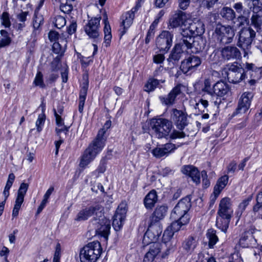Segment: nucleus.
I'll use <instances>...</instances> for the list:
<instances>
[{"label":"nucleus","instance_id":"473e14b6","mask_svg":"<svg viewBox=\"0 0 262 262\" xmlns=\"http://www.w3.org/2000/svg\"><path fill=\"white\" fill-rule=\"evenodd\" d=\"M233 8L235 9L237 13L240 14L237 17L238 20H241L245 22L248 21V16L250 14V11L247 10H244L243 6L241 3H235L233 5Z\"/></svg>","mask_w":262,"mask_h":262},{"label":"nucleus","instance_id":"c9c22d12","mask_svg":"<svg viewBox=\"0 0 262 262\" xmlns=\"http://www.w3.org/2000/svg\"><path fill=\"white\" fill-rule=\"evenodd\" d=\"M231 218L223 217L217 215L216 220V225L222 231L226 232L229 227Z\"/></svg>","mask_w":262,"mask_h":262},{"label":"nucleus","instance_id":"8fccbe9b","mask_svg":"<svg viewBox=\"0 0 262 262\" xmlns=\"http://www.w3.org/2000/svg\"><path fill=\"white\" fill-rule=\"evenodd\" d=\"M252 2L253 12H262V0H251Z\"/></svg>","mask_w":262,"mask_h":262},{"label":"nucleus","instance_id":"603ef678","mask_svg":"<svg viewBox=\"0 0 262 262\" xmlns=\"http://www.w3.org/2000/svg\"><path fill=\"white\" fill-rule=\"evenodd\" d=\"M253 211L256 217L262 219V203L257 201L256 204L253 207Z\"/></svg>","mask_w":262,"mask_h":262},{"label":"nucleus","instance_id":"69168bd1","mask_svg":"<svg viewBox=\"0 0 262 262\" xmlns=\"http://www.w3.org/2000/svg\"><path fill=\"white\" fill-rule=\"evenodd\" d=\"M156 257V256L152 254L151 252L149 250L148 252H147L146 254H145L144 257L143 261L152 262Z\"/></svg>","mask_w":262,"mask_h":262},{"label":"nucleus","instance_id":"bf43d9fd","mask_svg":"<svg viewBox=\"0 0 262 262\" xmlns=\"http://www.w3.org/2000/svg\"><path fill=\"white\" fill-rule=\"evenodd\" d=\"M229 177L227 175L221 177L217 181L216 183L220 185L221 188H225L228 182Z\"/></svg>","mask_w":262,"mask_h":262},{"label":"nucleus","instance_id":"1a4fd4ad","mask_svg":"<svg viewBox=\"0 0 262 262\" xmlns=\"http://www.w3.org/2000/svg\"><path fill=\"white\" fill-rule=\"evenodd\" d=\"M191 39L188 38V40L184 39L182 37L180 39L179 42L177 43L171 51L169 57L167 58L168 62L176 61L180 60L184 52L189 49L192 45L190 44Z\"/></svg>","mask_w":262,"mask_h":262},{"label":"nucleus","instance_id":"0eeeda50","mask_svg":"<svg viewBox=\"0 0 262 262\" xmlns=\"http://www.w3.org/2000/svg\"><path fill=\"white\" fill-rule=\"evenodd\" d=\"M255 35V32L251 28L243 29L239 32L237 45L244 51V56L248 54Z\"/></svg>","mask_w":262,"mask_h":262},{"label":"nucleus","instance_id":"c85d7f7f","mask_svg":"<svg viewBox=\"0 0 262 262\" xmlns=\"http://www.w3.org/2000/svg\"><path fill=\"white\" fill-rule=\"evenodd\" d=\"M158 201V196L155 190H151L144 199L145 207L147 209H151Z\"/></svg>","mask_w":262,"mask_h":262},{"label":"nucleus","instance_id":"79ce46f5","mask_svg":"<svg viewBox=\"0 0 262 262\" xmlns=\"http://www.w3.org/2000/svg\"><path fill=\"white\" fill-rule=\"evenodd\" d=\"M160 81L156 79H150L145 85V91L151 92L154 91L159 84Z\"/></svg>","mask_w":262,"mask_h":262},{"label":"nucleus","instance_id":"e433bc0d","mask_svg":"<svg viewBox=\"0 0 262 262\" xmlns=\"http://www.w3.org/2000/svg\"><path fill=\"white\" fill-rule=\"evenodd\" d=\"M251 24L258 31L262 26V12H253L251 18Z\"/></svg>","mask_w":262,"mask_h":262},{"label":"nucleus","instance_id":"2f4dec72","mask_svg":"<svg viewBox=\"0 0 262 262\" xmlns=\"http://www.w3.org/2000/svg\"><path fill=\"white\" fill-rule=\"evenodd\" d=\"M89 87L88 81H85L82 84V86L80 91L79 98V106L78 110L80 113H82L83 107L84 105L85 100L87 95V92Z\"/></svg>","mask_w":262,"mask_h":262},{"label":"nucleus","instance_id":"6ab92c4d","mask_svg":"<svg viewBox=\"0 0 262 262\" xmlns=\"http://www.w3.org/2000/svg\"><path fill=\"white\" fill-rule=\"evenodd\" d=\"M29 185L27 183H22L18 189L17 196L15 200V205L13 209L12 216L16 217L18 214L20 206L24 202V196L27 191Z\"/></svg>","mask_w":262,"mask_h":262},{"label":"nucleus","instance_id":"4d7b16f0","mask_svg":"<svg viewBox=\"0 0 262 262\" xmlns=\"http://www.w3.org/2000/svg\"><path fill=\"white\" fill-rule=\"evenodd\" d=\"M186 135L184 132L182 131H179L177 130H173L172 133L170 135L171 139H175L177 138H183L185 137Z\"/></svg>","mask_w":262,"mask_h":262},{"label":"nucleus","instance_id":"bb28decb","mask_svg":"<svg viewBox=\"0 0 262 262\" xmlns=\"http://www.w3.org/2000/svg\"><path fill=\"white\" fill-rule=\"evenodd\" d=\"M173 221L171 224V225L169 226L166 230H165L163 236H167L168 238H171L174 232L178 231L182 226L185 225V224L182 223V220H173Z\"/></svg>","mask_w":262,"mask_h":262},{"label":"nucleus","instance_id":"de8ad7c7","mask_svg":"<svg viewBox=\"0 0 262 262\" xmlns=\"http://www.w3.org/2000/svg\"><path fill=\"white\" fill-rule=\"evenodd\" d=\"M161 250V245L159 243H154L150 245L149 250L151 253L156 256L160 252Z\"/></svg>","mask_w":262,"mask_h":262},{"label":"nucleus","instance_id":"ea45409f","mask_svg":"<svg viewBox=\"0 0 262 262\" xmlns=\"http://www.w3.org/2000/svg\"><path fill=\"white\" fill-rule=\"evenodd\" d=\"M206 235L209 239V247L212 248L218 241V237L216 235L215 231L213 229H209L208 230Z\"/></svg>","mask_w":262,"mask_h":262},{"label":"nucleus","instance_id":"774afa93","mask_svg":"<svg viewBox=\"0 0 262 262\" xmlns=\"http://www.w3.org/2000/svg\"><path fill=\"white\" fill-rule=\"evenodd\" d=\"M49 38L51 41H56L59 36V34L53 31H51L48 34Z\"/></svg>","mask_w":262,"mask_h":262},{"label":"nucleus","instance_id":"f257e3e1","mask_svg":"<svg viewBox=\"0 0 262 262\" xmlns=\"http://www.w3.org/2000/svg\"><path fill=\"white\" fill-rule=\"evenodd\" d=\"M102 134H103V132L101 131L99 135L97 136L95 139L84 150L80 158L79 164L80 167L85 168L94 160L97 154L104 147L103 139L101 136Z\"/></svg>","mask_w":262,"mask_h":262},{"label":"nucleus","instance_id":"aec40b11","mask_svg":"<svg viewBox=\"0 0 262 262\" xmlns=\"http://www.w3.org/2000/svg\"><path fill=\"white\" fill-rule=\"evenodd\" d=\"M201 63L200 57L196 56H191L184 60L181 65V68L184 73L194 71Z\"/></svg>","mask_w":262,"mask_h":262},{"label":"nucleus","instance_id":"37998d69","mask_svg":"<svg viewBox=\"0 0 262 262\" xmlns=\"http://www.w3.org/2000/svg\"><path fill=\"white\" fill-rule=\"evenodd\" d=\"M251 198L249 197L244 200L238 205V211H237V215L240 217L242 214L243 211L245 210L246 208L249 204Z\"/></svg>","mask_w":262,"mask_h":262},{"label":"nucleus","instance_id":"f704fd0d","mask_svg":"<svg viewBox=\"0 0 262 262\" xmlns=\"http://www.w3.org/2000/svg\"><path fill=\"white\" fill-rule=\"evenodd\" d=\"M222 17L227 21H233L236 18L235 12L232 8L228 7H223L220 13Z\"/></svg>","mask_w":262,"mask_h":262},{"label":"nucleus","instance_id":"a19ab883","mask_svg":"<svg viewBox=\"0 0 262 262\" xmlns=\"http://www.w3.org/2000/svg\"><path fill=\"white\" fill-rule=\"evenodd\" d=\"M219 209L225 210H232L231 199L225 197L220 201Z\"/></svg>","mask_w":262,"mask_h":262},{"label":"nucleus","instance_id":"2eb2a0df","mask_svg":"<svg viewBox=\"0 0 262 262\" xmlns=\"http://www.w3.org/2000/svg\"><path fill=\"white\" fill-rule=\"evenodd\" d=\"M170 119L176 127L183 130L188 124L187 115L181 110L172 108L170 112Z\"/></svg>","mask_w":262,"mask_h":262},{"label":"nucleus","instance_id":"393cba45","mask_svg":"<svg viewBox=\"0 0 262 262\" xmlns=\"http://www.w3.org/2000/svg\"><path fill=\"white\" fill-rule=\"evenodd\" d=\"M183 173L190 177L196 185L200 183V173L198 169L192 165H186L182 169Z\"/></svg>","mask_w":262,"mask_h":262},{"label":"nucleus","instance_id":"f03ea898","mask_svg":"<svg viewBox=\"0 0 262 262\" xmlns=\"http://www.w3.org/2000/svg\"><path fill=\"white\" fill-rule=\"evenodd\" d=\"M97 216L99 217H94L90 222L89 226L90 231L103 237L107 241L110 232L111 221L102 214V212Z\"/></svg>","mask_w":262,"mask_h":262},{"label":"nucleus","instance_id":"6e6552de","mask_svg":"<svg viewBox=\"0 0 262 262\" xmlns=\"http://www.w3.org/2000/svg\"><path fill=\"white\" fill-rule=\"evenodd\" d=\"M150 124L155 135L158 138L168 136L172 128L171 122L165 119H152Z\"/></svg>","mask_w":262,"mask_h":262},{"label":"nucleus","instance_id":"5701e85b","mask_svg":"<svg viewBox=\"0 0 262 262\" xmlns=\"http://www.w3.org/2000/svg\"><path fill=\"white\" fill-rule=\"evenodd\" d=\"M181 92V85H176L166 96H161L159 97L161 102L167 105H172L175 101L177 96Z\"/></svg>","mask_w":262,"mask_h":262},{"label":"nucleus","instance_id":"f8f14e48","mask_svg":"<svg viewBox=\"0 0 262 262\" xmlns=\"http://www.w3.org/2000/svg\"><path fill=\"white\" fill-rule=\"evenodd\" d=\"M189 21H191L188 15L186 13L178 10L172 15L169 20V26L171 28H176L179 27L182 29H186L189 25Z\"/></svg>","mask_w":262,"mask_h":262},{"label":"nucleus","instance_id":"a211bd4d","mask_svg":"<svg viewBox=\"0 0 262 262\" xmlns=\"http://www.w3.org/2000/svg\"><path fill=\"white\" fill-rule=\"evenodd\" d=\"M103 210V207L99 204L91 206L81 210L77 215L75 220L78 222L85 221L94 214L98 215Z\"/></svg>","mask_w":262,"mask_h":262},{"label":"nucleus","instance_id":"e2e57ef3","mask_svg":"<svg viewBox=\"0 0 262 262\" xmlns=\"http://www.w3.org/2000/svg\"><path fill=\"white\" fill-rule=\"evenodd\" d=\"M201 176L202 178L203 185L205 187H208L210 185V182L207 179V172L205 170H203L201 172Z\"/></svg>","mask_w":262,"mask_h":262},{"label":"nucleus","instance_id":"cd10ccee","mask_svg":"<svg viewBox=\"0 0 262 262\" xmlns=\"http://www.w3.org/2000/svg\"><path fill=\"white\" fill-rule=\"evenodd\" d=\"M227 77L228 80L233 83H239L246 78L245 70L240 69L236 73H227Z\"/></svg>","mask_w":262,"mask_h":262},{"label":"nucleus","instance_id":"b1692460","mask_svg":"<svg viewBox=\"0 0 262 262\" xmlns=\"http://www.w3.org/2000/svg\"><path fill=\"white\" fill-rule=\"evenodd\" d=\"M137 11V7H135L131 10L127 12L122 16V21L121 26L123 27V30L122 31V35L125 33L126 30L133 24L135 17V13Z\"/></svg>","mask_w":262,"mask_h":262},{"label":"nucleus","instance_id":"4468645a","mask_svg":"<svg viewBox=\"0 0 262 262\" xmlns=\"http://www.w3.org/2000/svg\"><path fill=\"white\" fill-rule=\"evenodd\" d=\"M172 34L168 31H163L156 39V46L161 52H167L172 43Z\"/></svg>","mask_w":262,"mask_h":262},{"label":"nucleus","instance_id":"39448f33","mask_svg":"<svg viewBox=\"0 0 262 262\" xmlns=\"http://www.w3.org/2000/svg\"><path fill=\"white\" fill-rule=\"evenodd\" d=\"M191 207L190 199L185 197L181 199L173 208L170 215L172 220H181L182 223L187 224L189 221V215L187 213Z\"/></svg>","mask_w":262,"mask_h":262},{"label":"nucleus","instance_id":"7ed1b4c3","mask_svg":"<svg viewBox=\"0 0 262 262\" xmlns=\"http://www.w3.org/2000/svg\"><path fill=\"white\" fill-rule=\"evenodd\" d=\"M102 252V248L99 242H93L84 246L80 252L81 262H96Z\"/></svg>","mask_w":262,"mask_h":262},{"label":"nucleus","instance_id":"412c9836","mask_svg":"<svg viewBox=\"0 0 262 262\" xmlns=\"http://www.w3.org/2000/svg\"><path fill=\"white\" fill-rule=\"evenodd\" d=\"M221 52L222 58L226 61L237 59L241 57L239 50L235 46H226L222 49Z\"/></svg>","mask_w":262,"mask_h":262},{"label":"nucleus","instance_id":"58836bf2","mask_svg":"<svg viewBox=\"0 0 262 262\" xmlns=\"http://www.w3.org/2000/svg\"><path fill=\"white\" fill-rule=\"evenodd\" d=\"M0 33L2 36V38L0 39V48L9 46L11 42V39L9 36L8 33L4 30H2Z\"/></svg>","mask_w":262,"mask_h":262},{"label":"nucleus","instance_id":"680f3d73","mask_svg":"<svg viewBox=\"0 0 262 262\" xmlns=\"http://www.w3.org/2000/svg\"><path fill=\"white\" fill-rule=\"evenodd\" d=\"M164 60L165 56L163 54H158L153 56V61L157 64L163 63Z\"/></svg>","mask_w":262,"mask_h":262},{"label":"nucleus","instance_id":"49530a36","mask_svg":"<svg viewBox=\"0 0 262 262\" xmlns=\"http://www.w3.org/2000/svg\"><path fill=\"white\" fill-rule=\"evenodd\" d=\"M224 188H221L220 185H218L217 183L215 184L214 187L213 195L211 196V202L212 204H214L216 199Z\"/></svg>","mask_w":262,"mask_h":262},{"label":"nucleus","instance_id":"72a5a7b5","mask_svg":"<svg viewBox=\"0 0 262 262\" xmlns=\"http://www.w3.org/2000/svg\"><path fill=\"white\" fill-rule=\"evenodd\" d=\"M198 245V240L195 237L190 236L186 238L183 243V248L187 252H191Z\"/></svg>","mask_w":262,"mask_h":262},{"label":"nucleus","instance_id":"a18cd8bd","mask_svg":"<svg viewBox=\"0 0 262 262\" xmlns=\"http://www.w3.org/2000/svg\"><path fill=\"white\" fill-rule=\"evenodd\" d=\"M46 120V116L44 113L39 115L37 120L36 122V126L37 130L38 133L42 130V127L44 124Z\"/></svg>","mask_w":262,"mask_h":262},{"label":"nucleus","instance_id":"9d476101","mask_svg":"<svg viewBox=\"0 0 262 262\" xmlns=\"http://www.w3.org/2000/svg\"><path fill=\"white\" fill-rule=\"evenodd\" d=\"M234 35V31L230 26H219L215 30V35L217 40L224 44L230 43Z\"/></svg>","mask_w":262,"mask_h":262},{"label":"nucleus","instance_id":"20e7f679","mask_svg":"<svg viewBox=\"0 0 262 262\" xmlns=\"http://www.w3.org/2000/svg\"><path fill=\"white\" fill-rule=\"evenodd\" d=\"M229 85L223 81H219L212 85L210 79H206L204 81V87L202 91L210 96L223 97L230 93Z\"/></svg>","mask_w":262,"mask_h":262},{"label":"nucleus","instance_id":"c756f323","mask_svg":"<svg viewBox=\"0 0 262 262\" xmlns=\"http://www.w3.org/2000/svg\"><path fill=\"white\" fill-rule=\"evenodd\" d=\"M74 0H55V4L64 13H70L73 8Z\"/></svg>","mask_w":262,"mask_h":262},{"label":"nucleus","instance_id":"c03bdc74","mask_svg":"<svg viewBox=\"0 0 262 262\" xmlns=\"http://www.w3.org/2000/svg\"><path fill=\"white\" fill-rule=\"evenodd\" d=\"M33 83L36 86H38L41 88H45L46 85L43 82V75L40 71L37 73Z\"/></svg>","mask_w":262,"mask_h":262},{"label":"nucleus","instance_id":"0e129e2a","mask_svg":"<svg viewBox=\"0 0 262 262\" xmlns=\"http://www.w3.org/2000/svg\"><path fill=\"white\" fill-rule=\"evenodd\" d=\"M77 29V24L76 22L73 20L70 26L68 27L67 32L70 35H72L74 34Z\"/></svg>","mask_w":262,"mask_h":262},{"label":"nucleus","instance_id":"13d9d810","mask_svg":"<svg viewBox=\"0 0 262 262\" xmlns=\"http://www.w3.org/2000/svg\"><path fill=\"white\" fill-rule=\"evenodd\" d=\"M111 124H112V123H111V121L110 120H108V121H106L103 128L99 130L98 133L97 135V136H98L99 135V133L101 132V131L103 132V134H102V135L101 136H102V138L103 139V144L104 145V142L105 141V138L104 137V135L105 133L106 130H107L111 127Z\"/></svg>","mask_w":262,"mask_h":262},{"label":"nucleus","instance_id":"6e6d98bb","mask_svg":"<svg viewBox=\"0 0 262 262\" xmlns=\"http://www.w3.org/2000/svg\"><path fill=\"white\" fill-rule=\"evenodd\" d=\"M253 68V64L246 63L245 68H243L245 70V73H246V78H248V75H250V78L252 77L253 73L254 72Z\"/></svg>","mask_w":262,"mask_h":262},{"label":"nucleus","instance_id":"423d86ee","mask_svg":"<svg viewBox=\"0 0 262 262\" xmlns=\"http://www.w3.org/2000/svg\"><path fill=\"white\" fill-rule=\"evenodd\" d=\"M205 31L204 25L201 20L196 21H189V25L187 26L186 29H182L181 32V37L184 39L188 40V38L192 39L190 44L196 47V43L199 41L194 40L193 35L200 36L204 33Z\"/></svg>","mask_w":262,"mask_h":262},{"label":"nucleus","instance_id":"3c124183","mask_svg":"<svg viewBox=\"0 0 262 262\" xmlns=\"http://www.w3.org/2000/svg\"><path fill=\"white\" fill-rule=\"evenodd\" d=\"M1 21L2 24L5 27L7 28L9 27L11 25V22L10 21L9 18V14L7 12H4L3 13L2 16H1Z\"/></svg>","mask_w":262,"mask_h":262},{"label":"nucleus","instance_id":"338daca9","mask_svg":"<svg viewBox=\"0 0 262 262\" xmlns=\"http://www.w3.org/2000/svg\"><path fill=\"white\" fill-rule=\"evenodd\" d=\"M190 0H179V6L183 10H185L189 6Z\"/></svg>","mask_w":262,"mask_h":262},{"label":"nucleus","instance_id":"9b49d317","mask_svg":"<svg viewBox=\"0 0 262 262\" xmlns=\"http://www.w3.org/2000/svg\"><path fill=\"white\" fill-rule=\"evenodd\" d=\"M101 17H92L84 26V30L90 38L96 39L100 36V21Z\"/></svg>","mask_w":262,"mask_h":262},{"label":"nucleus","instance_id":"5fc2aeb1","mask_svg":"<svg viewBox=\"0 0 262 262\" xmlns=\"http://www.w3.org/2000/svg\"><path fill=\"white\" fill-rule=\"evenodd\" d=\"M233 214V210H225L218 209L217 215L231 218Z\"/></svg>","mask_w":262,"mask_h":262},{"label":"nucleus","instance_id":"f3484780","mask_svg":"<svg viewBox=\"0 0 262 262\" xmlns=\"http://www.w3.org/2000/svg\"><path fill=\"white\" fill-rule=\"evenodd\" d=\"M253 97V94L251 92L244 93L239 100L238 106L233 113L232 116H235L238 114L245 113L250 106L251 100Z\"/></svg>","mask_w":262,"mask_h":262},{"label":"nucleus","instance_id":"052dcab7","mask_svg":"<svg viewBox=\"0 0 262 262\" xmlns=\"http://www.w3.org/2000/svg\"><path fill=\"white\" fill-rule=\"evenodd\" d=\"M243 69V67H242L241 66H237V63L234 62L233 63L231 64L229 68V71L226 72V74L227 75V73H231L236 72L238 71H239L240 69Z\"/></svg>","mask_w":262,"mask_h":262},{"label":"nucleus","instance_id":"4be33fe9","mask_svg":"<svg viewBox=\"0 0 262 262\" xmlns=\"http://www.w3.org/2000/svg\"><path fill=\"white\" fill-rule=\"evenodd\" d=\"M175 149L176 146L174 144L168 143L161 147L155 148L152 150V154L156 158H160L164 156H167Z\"/></svg>","mask_w":262,"mask_h":262},{"label":"nucleus","instance_id":"09e8293b","mask_svg":"<svg viewBox=\"0 0 262 262\" xmlns=\"http://www.w3.org/2000/svg\"><path fill=\"white\" fill-rule=\"evenodd\" d=\"M43 20V18L42 15L35 14L33 20V26L34 28L35 29H38L40 25L42 23Z\"/></svg>","mask_w":262,"mask_h":262},{"label":"nucleus","instance_id":"ddd939ff","mask_svg":"<svg viewBox=\"0 0 262 262\" xmlns=\"http://www.w3.org/2000/svg\"><path fill=\"white\" fill-rule=\"evenodd\" d=\"M161 232L162 230L159 224L150 222L148 229L143 236V243L147 245L157 243L156 241Z\"/></svg>","mask_w":262,"mask_h":262},{"label":"nucleus","instance_id":"864d4df0","mask_svg":"<svg viewBox=\"0 0 262 262\" xmlns=\"http://www.w3.org/2000/svg\"><path fill=\"white\" fill-rule=\"evenodd\" d=\"M66 20L64 17L58 15L55 18V26L60 29L66 25Z\"/></svg>","mask_w":262,"mask_h":262},{"label":"nucleus","instance_id":"dca6fc26","mask_svg":"<svg viewBox=\"0 0 262 262\" xmlns=\"http://www.w3.org/2000/svg\"><path fill=\"white\" fill-rule=\"evenodd\" d=\"M127 209L126 205L124 204H120L113 216V226L116 231H119L123 225L126 217Z\"/></svg>","mask_w":262,"mask_h":262},{"label":"nucleus","instance_id":"4c0bfd02","mask_svg":"<svg viewBox=\"0 0 262 262\" xmlns=\"http://www.w3.org/2000/svg\"><path fill=\"white\" fill-rule=\"evenodd\" d=\"M104 43H105V46L107 47L109 45L110 42L112 39V34H111V27L109 25V23L107 20V17H106V18L104 20Z\"/></svg>","mask_w":262,"mask_h":262},{"label":"nucleus","instance_id":"a878e982","mask_svg":"<svg viewBox=\"0 0 262 262\" xmlns=\"http://www.w3.org/2000/svg\"><path fill=\"white\" fill-rule=\"evenodd\" d=\"M167 211V207L165 205L158 206L155 209L151 216V222L154 223H157L162 220L165 216Z\"/></svg>","mask_w":262,"mask_h":262},{"label":"nucleus","instance_id":"7c9ffc66","mask_svg":"<svg viewBox=\"0 0 262 262\" xmlns=\"http://www.w3.org/2000/svg\"><path fill=\"white\" fill-rule=\"evenodd\" d=\"M54 113L56 118V123L58 126L56 128V132L57 136H60V134H62V133L64 134V136H66L68 132V127L64 125L62 119L57 113L55 109H54Z\"/></svg>","mask_w":262,"mask_h":262}]
</instances>
